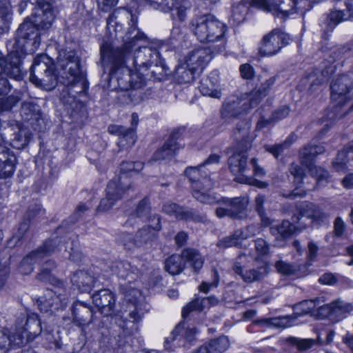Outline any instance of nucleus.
Wrapping results in <instances>:
<instances>
[{
  "mask_svg": "<svg viewBox=\"0 0 353 353\" xmlns=\"http://www.w3.org/2000/svg\"><path fill=\"white\" fill-rule=\"evenodd\" d=\"M130 27L128 31L126 41L121 48L112 49L117 64L122 62V59L129 60V65L135 70L144 73L152 65L160 63L159 52V44L153 41H147L146 37L137 30V18L130 14Z\"/></svg>",
  "mask_w": 353,
  "mask_h": 353,
  "instance_id": "obj_1",
  "label": "nucleus"
},
{
  "mask_svg": "<svg viewBox=\"0 0 353 353\" xmlns=\"http://www.w3.org/2000/svg\"><path fill=\"white\" fill-rule=\"evenodd\" d=\"M120 290L123 296L120 303V310H116L114 294L108 289H102L95 292L92 296V301L101 313L105 316L114 314L121 315V318L125 319L129 317L132 322L138 321L143 314L139 301L141 296V292L126 285H120Z\"/></svg>",
  "mask_w": 353,
  "mask_h": 353,
  "instance_id": "obj_2",
  "label": "nucleus"
},
{
  "mask_svg": "<svg viewBox=\"0 0 353 353\" xmlns=\"http://www.w3.org/2000/svg\"><path fill=\"white\" fill-rule=\"evenodd\" d=\"M32 10L31 17H27L19 26L14 44L15 48L24 44L26 51L31 54L38 49L41 43L39 30L50 28L56 17L53 7L46 0H39V3L32 8Z\"/></svg>",
  "mask_w": 353,
  "mask_h": 353,
  "instance_id": "obj_3",
  "label": "nucleus"
},
{
  "mask_svg": "<svg viewBox=\"0 0 353 353\" xmlns=\"http://www.w3.org/2000/svg\"><path fill=\"white\" fill-rule=\"evenodd\" d=\"M250 127L251 125L248 121H241L234 130L233 138L236 144L234 152L228 159V165L231 172L236 176L237 182L265 188L268 186L267 182L260 181L243 174L248 164L246 153L251 148L254 138L250 134Z\"/></svg>",
  "mask_w": 353,
  "mask_h": 353,
  "instance_id": "obj_4",
  "label": "nucleus"
},
{
  "mask_svg": "<svg viewBox=\"0 0 353 353\" xmlns=\"http://www.w3.org/2000/svg\"><path fill=\"white\" fill-rule=\"evenodd\" d=\"M101 55L103 61L108 59L112 64V71L110 73V85L113 89L125 91L130 89H138L145 84V79L142 72L137 70L133 72V66H130L129 60L122 59L121 63L117 64L114 57V50L107 46H102Z\"/></svg>",
  "mask_w": 353,
  "mask_h": 353,
  "instance_id": "obj_5",
  "label": "nucleus"
},
{
  "mask_svg": "<svg viewBox=\"0 0 353 353\" xmlns=\"http://www.w3.org/2000/svg\"><path fill=\"white\" fill-rule=\"evenodd\" d=\"M190 28L200 42L214 44V52L224 50L227 26L212 15L205 14L193 18L190 21Z\"/></svg>",
  "mask_w": 353,
  "mask_h": 353,
  "instance_id": "obj_6",
  "label": "nucleus"
},
{
  "mask_svg": "<svg viewBox=\"0 0 353 353\" xmlns=\"http://www.w3.org/2000/svg\"><path fill=\"white\" fill-rule=\"evenodd\" d=\"M59 63L64 70L63 79L66 92L72 99L85 92L87 86L83 74L80 70L79 59L73 50L59 52Z\"/></svg>",
  "mask_w": 353,
  "mask_h": 353,
  "instance_id": "obj_7",
  "label": "nucleus"
},
{
  "mask_svg": "<svg viewBox=\"0 0 353 353\" xmlns=\"http://www.w3.org/2000/svg\"><path fill=\"white\" fill-rule=\"evenodd\" d=\"M352 87V79L345 74L336 78L330 85L331 107L327 119L334 121L343 118L350 110H353V104L348 110H343V107L351 99L350 91Z\"/></svg>",
  "mask_w": 353,
  "mask_h": 353,
  "instance_id": "obj_8",
  "label": "nucleus"
},
{
  "mask_svg": "<svg viewBox=\"0 0 353 353\" xmlns=\"http://www.w3.org/2000/svg\"><path fill=\"white\" fill-rule=\"evenodd\" d=\"M199 167L188 168L185 174L192 183V195L199 201L205 204L213 205L218 203L216 196L210 193L214 187V182L207 176H202Z\"/></svg>",
  "mask_w": 353,
  "mask_h": 353,
  "instance_id": "obj_9",
  "label": "nucleus"
},
{
  "mask_svg": "<svg viewBox=\"0 0 353 353\" xmlns=\"http://www.w3.org/2000/svg\"><path fill=\"white\" fill-rule=\"evenodd\" d=\"M183 261L193 268L195 272L199 270L203 264V256L199 252L192 248L184 249L181 255H172L165 262V269L170 274H179L184 268Z\"/></svg>",
  "mask_w": 353,
  "mask_h": 353,
  "instance_id": "obj_10",
  "label": "nucleus"
},
{
  "mask_svg": "<svg viewBox=\"0 0 353 353\" xmlns=\"http://www.w3.org/2000/svg\"><path fill=\"white\" fill-rule=\"evenodd\" d=\"M255 105L250 100L248 92L240 96L232 95L223 103L221 109V115L223 119L235 118L240 115L247 114Z\"/></svg>",
  "mask_w": 353,
  "mask_h": 353,
  "instance_id": "obj_11",
  "label": "nucleus"
},
{
  "mask_svg": "<svg viewBox=\"0 0 353 353\" xmlns=\"http://www.w3.org/2000/svg\"><path fill=\"white\" fill-rule=\"evenodd\" d=\"M59 243V239H58L46 241L42 247L32 252L23 259L19 266V271L22 274L31 273L33 270L32 265L34 263L40 261L45 256L55 252L57 250H61V248H57ZM62 246H64L65 250H68L67 245H61V247Z\"/></svg>",
  "mask_w": 353,
  "mask_h": 353,
  "instance_id": "obj_12",
  "label": "nucleus"
},
{
  "mask_svg": "<svg viewBox=\"0 0 353 353\" xmlns=\"http://www.w3.org/2000/svg\"><path fill=\"white\" fill-rule=\"evenodd\" d=\"M146 3L154 9L165 12H171L172 18L182 22L187 17V12L191 8L188 0H145Z\"/></svg>",
  "mask_w": 353,
  "mask_h": 353,
  "instance_id": "obj_13",
  "label": "nucleus"
},
{
  "mask_svg": "<svg viewBox=\"0 0 353 353\" xmlns=\"http://www.w3.org/2000/svg\"><path fill=\"white\" fill-rule=\"evenodd\" d=\"M290 40L288 34L279 29H274L263 38L259 52L262 56L275 55L283 46L288 45Z\"/></svg>",
  "mask_w": 353,
  "mask_h": 353,
  "instance_id": "obj_14",
  "label": "nucleus"
},
{
  "mask_svg": "<svg viewBox=\"0 0 353 353\" xmlns=\"http://www.w3.org/2000/svg\"><path fill=\"white\" fill-rule=\"evenodd\" d=\"M41 321L37 314L32 313L19 320L17 322L15 330L12 334L15 337L23 336L24 343L25 341L33 340L41 334Z\"/></svg>",
  "mask_w": 353,
  "mask_h": 353,
  "instance_id": "obj_15",
  "label": "nucleus"
},
{
  "mask_svg": "<svg viewBox=\"0 0 353 353\" xmlns=\"http://www.w3.org/2000/svg\"><path fill=\"white\" fill-rule=\"evenodd\" d=\"M62 287L60 285L55 288V290L48 289L46 291L44 296L39 301V306L41 311H55L66 306L68 297Z\"/></svg>",
  "mask_w": 353,
  "mask_h": 353,
  "instance_id": "obj_16",
  "label": "nucleus"
},
{
  "mask_svg": "<svg viewBox=\"0 0 353 353\" xmlns=\"http://www.w3.org/2000/svg\"><path fill=\"white\" fill-rule=\"evenodd\" d=\"M314 148H316V145L305 147L300 153L301 161L307 168L311 175L315 177L316 183L318 185H324L328 181L329 172L321 167H317L314 164L313 160L316 156V152H314Z\"/></svg>",
  "mask_w": 353,
  "mask_h": 353,
  "instance_id": "obj_17",
  "label": "nucleus"
},
{
  "mask_svg": "<svg viewBox=\"0 0 353 353\" xmlns=\"http://www.w3.org/2000/svg\"><path fill=\"white\" fill-rule=\"evenodd\" d=\"M139 123L137 113H132L131 116V127L125 128L122 125H112L108 127L110 134L117 135L119 138L118 145L120 150L132 146L135 141V132Z\"/></svg>",
  "mask_w": 353,
  "mask_h": 353,
  "instance_id": "obj_18",
  "label": "nucleus"
},
{
  "mask_svg": "<svg viewBox=\"0 0 353 353\" xmlns=\"http://www.w3.org/2000/svg\"><path fill=\"white\" fill-rule=\"evenodd\" d=\"M296 0H252V6L274 15H286L294 12Z\"/></svg>",
  "mask_w": 353,
  "mask_h": 353,
  "instance_id": "obj_19",
  "label": "nucleus"
},
{
  "mask_svg": "<svg viewBox=\"0 0 353 353\" xmlns=\"http://www.w3.org/2000/svg\"><path fill=\"white\" fill-rule=\"evenodd\" d=\"M217 53L210 48H196L185 57V65L192 71L201 73L212 58V54Z\"/></svg>",
  "mask_w": 353,
  "mask_h": 353,
  "instance_id": "obj_20",
  "label": "nucleus"
},
{
  "mask_svg": "<svg viewBox=\"0 0 353 353\" xmlns=\"http://www.w3.org/2000/svg\"><path fill=\"white\" fill-rule=\"evenodd\" d=\"M161 230V219L157 214H154L149 219V224L139 230L134 239V244L142 246L157 239L158 233Z\"/></svg>",
  "mask_w": 353,
  "mask_h": 353,
  "instance_id": "obj_21",
  "label": "nucleus"
},
{
  "mask_svg": "<svg viewBox=\"0 0 353 353\" xmlns=\"http://www.w3.org/2000/svg\"><path fill=\"white\" fill-rule=\"evenodd\" d=\"M179 137V130L172 132L170 138L153 154L151 161L171 159L181 148V144L177 142Z\"/></svg>",
  "mask_w": 353,
  "mask_h": 353,
  "instance_id": "obj_22",
  "label": "nucleus"
},
{
  "mask_svg": "<svg viewBox=\"0 0 353 353\" xmlns=\"http://www.w3.org/2000/svg\"><path fill=\"white\" fill-rule=\"evenodd\" d=\"M197 333L198 330L194 326L185 327L184 325H179L174 328L170 335L165 339V347L167 350H170L172 346L180 345L179 342L182 339L191 342L194 339Z\"/></svg>",
  "mask_w": 353,
  "mask_h": 353,
  "instance_id": "obj_23",
  "label": "nucleus"
},
{
  "mask_svg": "<svg viewBox=\"0 0 353 353\" xmlns=\"http://www.w3.org/2000/svg\"><path fill=\"white\" fill-rule=\"evenodd\" d=\"M117 181H110L106 188V196L101 199L100 204L97 207V211L106 212L109 210L115 203L121 199L123 195L126 192L124 188L117 186Z\"/></svg>",
  "mask_w": 353,
  "mask_h": 353,
  "instance_id": "obj_24",
  "label": "nucleus"
},
{
  "mask_svg": "<svg viewBox=\"0 0 353 353\" xmlns=\"http://www.w3.org/2000/svg\"><path fill=\"white\" fill-rule=\"evenodd\" d=\"M93 310L90 305L81 301L75 302L72 305V323L79 327L89 325L92 321Z\"/></svg>",
  "mask_w": 353,
  "mask_h": 353,
  "instance_id": "obj_25",
  "label": "nucleus"
},
{
  "mask_svg": "<svg viewBox=\"0 0 353 353\" xmlns=\"http://www.w3.org/2000/svg\"><path fill=\"white\" fill-rule=\"evenodd\" d=\"M16 157L3 143L0 142V178L11 176L15 170Z\"/></svg>",
  "mask_w": 353,
  "mask_h": 353,
  "instance_id": "obj_26",
  "label": "nucleus"
},
{
  "mask_svg": "<svg viewBox=\"0 0 353 353\" xmlns=\"http://www.w3.org/2000/svg\"><path fill=\"white\" fill-rule=\"evenodd\" d=\"M219 202L215 204H223L229 208L230 217L241 219L245 215V210L248 207L249 201L246 197H236L233 199L221 198L216 196Z\"/></svg>",
  "mask_w": 353,
  "mask_h": 353,
  "instance_id": "obj_27",
  "label": "nucleus"
},
{
  "mask_svg": "<svg viewBox=\"0 0 353 353\" xmlns=\"http://www.w3.org/2000/svg\"><path fill=\"white\" fill-rule=\"evenodd\" d=\"M143 168V163L140 161H123L121 163V174L112 181H117V186L124 188L127 192L130 188V180L127 174L129 172H139Z\"/></svg>",
  "mask_w": 353,
  "mask_h": 353,
  "instance_id": "obj_28",
  "label": "nucleus"
},
{
  "mask_svg": "<svg viewBox=\"0 0 353 353\" xmlns=\"http://www.w3.org/2000/svg\"><path fill=\"white\" fill-rule=\"evenodd\" d=\"M219 74L216 71H213L210 74L203 79L200 82L199 87L201 93L204 96L219 99L221 97V92L218 90Z\"/></svg>",
  "mask_w": 353,
  "mask_h": 353,
  "instance_id": "obj_29",
  "label": "nucleus"
},
{
  "mask_svg": "<svg viewBox=\"0 0 353 353\" xmlns=\"http://www.w3.org/2000/svg\"><path fill=\"white\" fill-rule=\"evenodd\" d=\"M229 346L228 337L221 336L206 341L193 353H223Z\"/></svg>",
  "mask_w": 353,
  "mask_h": 353,
  "instance_id": "obj_30",
  "label": "nucleus"
},
{
  "mask_svg": "<svg viewBox=\"0 0 353 353\" xmlns=\"http://www.w3.org/2000/svg\"><path fill=\"white\" fill-rule=\"evenodd\" d=\"M71 281L81 292H89L94 286L97 280L89 272L79 270L72 274Z\"/></svg>",
  "mask_w": 353,
  "mask_h": 353,
  "instance_id": "obj_31",
  "label": "nucleus"
},
{
  "mask_svg": "<svg viewBox=\"0 0 353 353\" xmlns=\"http://www.w3.org/2000/svg\"><path fill=\"white\" fill-rule=\"evenodd\" d=\"M30 81L37 87L51 90L57 85V76L52 68L41 74L30 76Z\"/></svg>",
  "mask_w": 353,
  "mask_h": 353,
  "instance_id": "obj_32",
  "label": "nucleus"
},
{
  "mask_svg": "<svg viewBox=\"0 0 353 353\" xmlns=\"http://www.w3.org/2000/svg\"><path fill=\"white\" fill-rule=\"evenodd\" d=\"M276 79L274 77H270L267 79L264 83H262L258 88H255L250 92H248L250 96V100L255 106H256L261 99L266 97L274 84Z\"/></svg>",
  "mask_w": 353,
  "mask_h": 353,
  "instance_id": "obj_33",
  "label": "nucleus"
},
{
  "mask_svg": "<svg viewBox=\"0 0 353 353\" xmlns=\"http://www.w3.org/2000/svg\"><path fill=\"white\" fill-rule=\"evenodd\" d=\"M21 108V115L25 121L37 120L40 119L39 106L32 99H23Z\"/></svg>",
  "mask_w": 353,
  "mask_h": 353,
  "instance_id": "obj_34",
  "label": "nucleus"
},
{
  "mask_svg": "<svg viewBox=\"0 0 353 353\" xmlns=\"http://www.w3.org/2000/svg\"><path fill=\"white\" fill-rule=\"evenodd\" d=\"M23 344V336L15 337L12 334L0 331V353H8L12 348Z\"/></svg>",
  "mask_w": 353,
  "mask_h": 353,
  "instance_id": "obj_35",
  "label": "nucleus"
},
{
  "mask_svg": "<svg viewBox=\"0 0 353 353\" xmlns=\"http://www.w3.org/2000/svg\"><path fill=\"white\" fill-rule=\"evenodd\" d=\"M52 68L53 67L51 59L45 54H40L34 59L30 76L41 74Z\"/></svg>",
  "mask_w": 353,
  "mask_h": 353,
  "instance_id": "obj_36",
  "label": "nucleus"
},
{
  "mask_svg": "<svg viewBox=\"0 0 353 353\" xmlns=\"http://www.w3.org/2000/svg\"><path fill=\"white\" fill-rule=\"evenodd\" d=\"M353 311V305L341 300L332 302V321H339Z\"/></svg>",
  "mask_w": 353,
  "mask_h": 353,
  "instance_id": "obj_37",
  "label": "nucleus"
},
{
  "mask_svg": "<svg viewBox=\"0 0 353 353\" xmlns=\"http://www.w3.org/2000/svg\"><path fill=\"white\" fill-rule=\"evenodd\" d=\"M345 4L347 8V12L349 13L347 16L344 11L341 10H334L330 13L328 19L333 26H336L343 21L352 20L353 19V0H345Z\"/></svg>",
  "mask_w": 353,
  "mask_h": 353,
  "instance_id": "obj_38",
  "label": "nucleus"
},
{
  "mask_svg": "<svg viewBox=\"0 0 353 353\" xmlns=\"http://www.w3.org/2000/svg\"><path fill=\"white\" fill-rule=\"evenodd\" d=\"M113 272L123 280H128V283H123L122 285L136 288L134 286H132L131 284L132 281L136 279L137 274L131 270V265L129 263H117L113 268Z\"/></svg>",
  "mask_w": 353,
  "mask_h": 353,
  "instance_id": "obj_39",
  "label": "nucleus"
},
{
  "mask_svg": "<svg viewBox=\"0 0 353 353\" xmlns=\"http://www.w3.org/2000/svg\"><path fill=\"white\" fill-rule=\"evenodd\" d=\"M12 20L11 6L8 1H0V34L7 32Z\"/></svg>",
  "mask_w": 353,
  "mask_h": 353,
  "instance_id": "obj_40",
  "label": "nucleus"
},
{
  "mask_svg": "<svg viewBox=\"0 0 353 353\" xmlns=\"http://www.w3.org/2000/svg\"><path fill=\"white\" fill-rule=\"evenodd\" d=\"M320 301V299L304 300L294 305V312L296 316H301L310 314L314 316L315 308L317 307V302Z\"/></svg>",
  "mask_w": 353,
  "mask_h": 353,
  "instance_id": "obj_41",
  "label": "nucleus"
},
{
  "mask_svg": "<svg viewBox=\"0 0 353 353\" xmlns=\"http://www.w3.org/2000/svg\"><path fill=\"white\" fill-rule=\"evenodd\" d=\"M351 152L353 153V143L338 153L336 158L332 163L333 168L336 171L345 172L346 170V162L347 159L353 158V157L347 158V154Z\"/></svg>",
  "mask_w": 353,
  "mask_h": 353,
  "instance_id": "obj_42",
  "label": "nucleus"
},
{
  "mask_svg": "<svg viewBox=\"0 0 353 353\" xmlns=\"http://www.w3.org/2000/svg\"><path fill=\"white\" fill-rule=\"evenodd\" d=\"M268 274L266 265L260 266L257 269H251L242 274H238L247 283H252L263 279Z\"/></svg>",
  "mask_w": 353,
  "mask_h": 353,
  "instance_id": "obj_43",
  "label": "nucleus"
},
{
  "mask_svg": "<svg viewBox=\"0 0 353 353\" xmlns=\"http://www.w3.org/2000/svg\"><path fill=\"white\" fill-rule=\"evenodd\" d=\"M300 215L315 221H320L325 217L319 208L313 203H307L300 209Z\"/></svg>",
  "mask_w": 353,
  "mask_h": 353,
  "instance_id": "obj_44",
  "label": "nucleus"
},
{
  "mask_svg": "<svg viewBox=\"0 0 353 353\" xmlns=\"http://www.w3.org/2000/svg\"><path fill=\"white\" fill-rule=\"evenodd\" d=\"M24 99V93L17 92L0 99V112H10Z\"/></svg>",
  "mask_w": 353,
  "mask_h": 353,
  "instance_id": "obj_45",
  "label": "nucleus"
},
{
  "mask_svg": "<svg viewBox=\"0 0 353 353\" xmlns=\"http://www.w3.org/2000/svg\"><path fill=\"white\" fill-rule=\"evenodd\" d=\"M176 77L177 81L180 83H190L193 81L194 79V76L197 74L195 71H192L190 68L185 65V63L183 65H178L175 70Z\"/></svg>",
  "mask_w": 353,
  "mask_h": 353,
  "instance_id": "obj_46",
  "label": "nucleus"
},
{
  "mask_svg": "<svg viewBox=\"0 0 353 353\" xmlns=\"http://www.w3.org/2000/svg\"><path fill=\"white\" fill-rule=\"evenodd\" d=\"M210 300L209 298H203L201 300L195 299L187 304L182 310V316L185 318L193 311L201 312L206 305V301Z\"/></svg>",
  "mask_w": 353,
  "mask_h": 353,
  "instance_id": "obj_47",
  "label": "nucleus"
},
{
  "mask_svg": "<svg viewBox=\"0 0 353 353\" xmlns=\"http://www.w3.org/2000/svg\"><path fill=\"white\" fill-rule=\"evenodd\" d=\"M265 196L259 194L255 198L256 210L261 218V224L263 227H267L271 224V220L265 214L263 204L265 202Z\"/></svg>",
  "mask_w": 353,
  "mask_h": 353,
  "instance_id": "obj_48",
  "label": "nucleus"
},
{
  "mask_svg": "<svg viewBox=\"0 0 353 353\" xmlns=\"http://www.w3.org/2000/svg\"><path fill=\"white\" fill-rule=\"evenodd\" d=\"M150 212V207L149 205V201L148 199H143L137 205L134 212L131 214V216H132V217L146 219L149 221V219L150 217L153 216H149Z\"/></svg>",
  "mask_w": 353,
  "mask_h": 353,
  "instance_id": "obj_49",
  "label": "nucleus"
},
{
  "mask_svg": "<svg viewBox=\"0 0 353 353\" xmlns=\"http://www.w3.org/2000/svg\"><path fill=\"white\" fill-rule=\"evenodd\" d=\"M184 208L179 206L176 203H166L163 205V211L170 215L173 216L177 219L182 220Z\"/></svg>",
  "mask_w": 353,
  "mask_h": 353,
  "instance_id": "obj_50",
  "label": "nucleus"
},
{
  "mask_svg": "<svg viewBox=\"0 0 353 353\" xmlns=\"http://www.w3.org/2000/svg\"><path fill=\"white\" fill-rule=\"evenodd\" d=\"M17 132L14 133V138L11 139V145L17 149L23 148L28 143L26 132L18 128Z\"/></svg>",
  "mask_w": 353,
  "mask_h": 353,
  "instance_id": "obj_51",
  "label": "nucleus"
},
{
  "mask_svg": "<svg viewBox=\"0 0 353 353\" xmlns=\"http://www.w3.org/2000/svg\"><path fill=\"white\" fill-rule=\"evenodd\" d=\"M44 214L45 210L41 208L40 204L35 203L29 206L27 212L24 215V219L28 221H30L37 217L40 218L43 216Z\"/></svg>",
  "mask_w": 353,
  "mask_h": 353,
  "instance_id": "obj_52",
  "label": "nucleus"
},
{
  "mask_svg": "<svg viewBox=\"0 0 353 353\" xmlns=\"http://www.w3.org/2000/svg\"><path fill=\"white\" fill-rule=\"evenodd\" d=\"M320 300L317 302V307L315 308L314 312V316H316L320 319L330 318L332 320V303L330 304L320 305L322 303Z\"/></svg>",
  "mask_w": 353,
  "mask_h": 353,
  "instance_id": "obj_53",
  "label": "nucleus"
},
{
  "mask_svg": "<svg viewBox=\"0 0 353 353\" xmlns=\"http://www.w3.org/2000/svg\"><path fill=\"white\" fill-rule=\"evenodd\" d=\"M261 231V227L259 225H250L245 228L236 231V235L240 236L241 239H246L259 234Z\"/></svg>",
  "mask_w": 353,
  "mask_h": 353,
  "instance_id": "obj_54",
  "label": "nucleus"
},
{
  "mask_svg": "<svg viewBox=\"0 0 353 353\" xmlns=\"http://www.w3.org/2000/svg\"><path fill=\"white\" fill-rule=\"evenodd\" d=\"M240 236L236 235V232L230 236H226L221 240L217 243L218 247L221 248H228L232 246H239L241 245Z\"/></svg>",
  "mask_w": 353,
  "mask_h": 353,
  "instance_id": "obj_55",
  "label": "nucleus"
},
{
  "mask_svg": "<svg viewBox=\"0 0 353 353\" xmlns=\"http://www.w3.org/2000/svg\"><path fill=\"white\" fill-rule=\"evenodd\" d=\"M256 259V258L254 256H248L245 254H239L234 263L233 270L236 274H242L243 267L248 264V263L250 261V259Z\"/></svg>",
  "mask_w": 353,
  "mask_h": 353,
  "instance_id": "obj_56",
  "label": "nucleus"
},
{
  "mask_svg": "<svg viewBox=\"0 0 353 353\" xmlns=\"http://www.w3.org/2000/svg\"><path fill=\"white\" fill-rule=\"evenodd\" d=\"M248 8L244 3H238L234 6L232 10V18L237 23L242 22L245 17Z\"/></svg>",
  "mask_w": 353,
  "mask_h": 353,
  "instance_id": "obj_57",
  "label": "nucleus"
},
{
  "mask_svg": "<svg viewBox=\"0 0 353 353\" xmlns=\"http://www.w3.org/2000/svg\"><path fill=\"white\" fill-rule=\"evenodd\" d=\"M182 220L192 221L195 223H201L206 221V216L205 214L199 213L194 210H184Z\"/></svg>",
  "mask_w": 353,
  "mask_h": 353,
  "instance_id": "obj_58",
  "label": "nucleus"
},
{
  "mask_svg": "<svg viewBox=\"0 0 353 353\" xmlns=\"http://www.w3.org/2000/svg\"><path fill=\"white\" fill-rule=\"evenodd\" d=\"M282 237L286 238L295 231V226L289 221H283L275 229Z\"/></svg>",
  "mask_w": 353,
  "mask_h": 353,
  "instance_id": "obj_59",
  "label": "nucleus"
},
{
  "mask_svg": "<svg viewBox=\"0 0 353 353\" xmlns=\"http://www.w3.org/2000/svg\"><path fill=\"white\" fill-rule=\"evenodd\" d=\"M325 75L324 72H320L319 70H316L315 71L310 73L307 79L310 81V88L316 85L321 84L323 82L325 81Z\"/></svg>",
  "mask_w": 353,
  "mask_h": 353,
  "instance_id": "obj_60",
  "label": "nucleus"
},
{
  "mask_svg": "<svg viewBox=\"0 0 353 353\" xmlns=\"http://www.w3.org/2000/svg\"><path fill=\"white\" fill-rule=\"evenodd\" d=\"M264 321L276 327H287L292 324L289 316L268 319H265Z\"/></svg>",
  "mask_w": 353,
  "mask_h": 353,
  "instance_id": "obj_61",
  "label": "nucleus"
},
{
  "mask_svg": "<svg viewBox=\"0 0 353 353\" xmlns=\"http://www.w3.org/2000/svg\"><path fill=\"white\" fill-rule=\"evenodd\" d=\"M288 341L292 344L295 345L299 350L309 349L314 344V341L311 339H299L295 337L289 338Z\"/></svg>",
  "mask_w": 353,
  "mask_h": 353,
  "instance_id": "obj_62",
  "label": "nucleus"
},
{
  "mask_svg": "<svg viewBox=\"0 0 353 353\" xmlns=\"http://www.w3.org/2000/svg\"><path fill=\"white\" fill-rule=\"evenodd\" d=\"M275 267L279 272L285 275H291L296 270L293 265L283 261H277Z\"/></svg>",
  "mask_w": 353,
  "mask_h": 353,
  "instance_id": "obj_63",
  "label": "nucleus"
},
{
  "mask_svg": "<svg viewBox=\"0 0 353 353\" xmlns=\"http://www.w3.org/2000/svg\"><path fill=\"white\" fill-rule=\"evenodd\" d=\"M255 250L258 255L265 256L270 252V245L264 239L258 238L255 240Z\"/></svg>",
  "mask_w": 353,
  "mask_h": 353,
  "instance_id": "obj_64",
  "label": "nucleus"
}]
</instances>
